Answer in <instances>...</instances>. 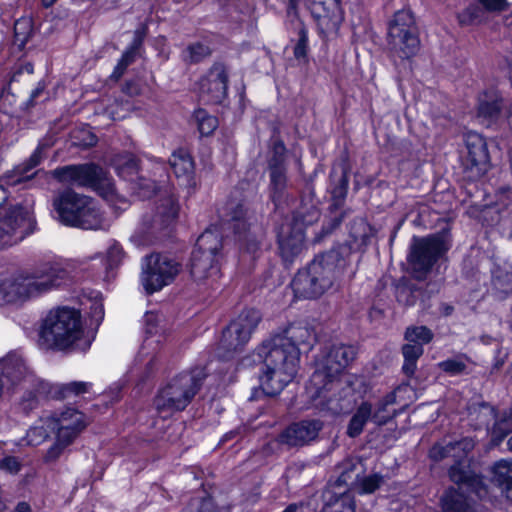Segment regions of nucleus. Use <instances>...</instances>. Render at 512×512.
Wrapping results in <instances>:
<instances>
[{"label": "nucleus", "instance_id": "obj_1", "mask_svg": "<svg viewBox=\"0 0 512 512\" xmlns=\"http://www.w3.org/2000/svg\"><path fill=\"white\" fill-rule=\"evenodd\" d=\"M314 331L305 325H290L281 334L262 342L254 352V362L260 365V382L265 393L276 395L297 372L300 347H310Z\"/></svg>", "mask_w": 512, "mask_h": 512}, {"label": "nucleus", "instance_id": "obj_2", "mask_svg": "<svg viewBox=\"0 0 512 512\" xmlns=\"http://www.w3.org/2000/svg\"><path fill=\"white\" fill-rule=\"evenodd\" d=\"M355 358V350L347 345H334L318 362L316 371L312 374L306 386V393L311 402L318 408L337 411L334 402L335 392L340 384L336 380L339 375Z\"/></svg>", "mask_w": 512, "mask_h": 512}, {"label": "nucleus", "instance_id": "obj_3", "mask_svg": "<svg viewBox=\"0 0 512 512\" xmlns=\"http://www.w3.org/2000/svg\"><path fill=\"white\" fill-rule=\"evenodd\" d=\"M81 314L69 307H60L49 312L41 328V339L49 348L65 350L75 347L86 350L90 340L83 339Z\"/></svg>", "mask_w": 512, "mask_h": 512}, {"label": "nucleus", "instance_id": "obj_4", "mask_svg": "<svg viewBox=\"0 0 512 512\" xmlns=\"http://www.w3.org/2000/svg\"><path fill=\"white\" fill-rule=\"evenodd\" d=\"M342 260L336 252L317 256L306 269L299 271L292 281L296 297L316 298L329 290L341 273Z\"/></svg>", "mask_w": 512, "mask_h": 512}, {"label": "nucleus", "instance_id": "obj_5", "mask_svg": "<svg viewBox=\"0 0 512 512\" xmlns=\"http://www.w3.org/2000/svg\"><path fill=\"white\" fill-rule=\"evenodd\" d=\"M58 220L67 226L86 230L104 229L108 224L89 197L67 189L53 200Z\"/></svg>", "mask_w": 512, "mask_h": 512}, {"label": "nucleus", "instance_id": "obj_6", "mask_svg": "<svg viewBox=\"0 0 512 512\" xmlns=\"http://www.w3.org/2000/svg\"><path fill=\"white\" fill-rule=\"evenodd\" d=\"M475 442L471 438H463L460 441L449 443L446 445L435 444L429 452L430 457L435 461H440L447 457H451L456 461L449 470V476L456 484H461V488L465 485L475 487L476 496L480 499L488 495L487 486L483 483L481 477L470 470H464L463 461L473 450Z\"/></svg>", "mask_w": 512, "mask_h": 512}, {"label": "nucleus", "instance_id": "obj_7", "mask_svg": "<svg viewBox=\"0 0 512 512\" xmlns=\"http://www.w3.org/2000/svg\"><path fill=\"white\" fill-rule=\"evenodd\" d=\"M201 370L185 372L170 380L154 399L155 409L163 417L184 410L201 386Z\"/></svg>", "mask_w": 512, "mask_h": 512}, {"label": "nucleus", "instance_id": "obj_8", "mask_svg": "<svg viewBox=\"0 0 512 512\" xmlns=\"http://www.w3.org/2000/svg\"><path fill=\"white\" fill-rule=\"evenodd\" d=\"M221 248L222 238L218 232L208 229L199 236L190 263V273L195 282L211 286L219 279Z\"/></svg>", "mask_w": 512, "mask_h": 512}, {"label": "nucleus", "instance_id": "obj_9", "mask_svg": "<svg viewBox=\"0 0 512 512\" xmlns=\"http://www.w3.org/2000/svg\"><path fill=\"white\" fill-rule=\"evenodd\" d=\"M87 423L85 415L74 408H67L49 417L46 424L54 434L55 441L48 449L45 460L56 461L84 431Z\"/></svg>", "mask_w": 512, "mask_h": 512}, {"label": "nucleus", "instance_id": "obj_10", "mask_svg": "<svg viewBox=\"0 0 512 512\" xmlns=\"http://www.w3.org/2000/svg\"><path fill=\"white\" fill-rule=\"evenodd\" d=\"M388 39L391 49L401 58H410L419 51L418 30L410 10H400L394 14L389 25Z\"/></svg>", "mask_w": 512, "mask_h": 512}, {"label": "nucleus", "instance_id": "obj_11", "mask_svg": "<svg viewBox=\"0 0 512 512\" xmlns=\"http://www.w3.org/2000/svg\"><path fill=\"white\" fill-rule=\"evenodd\" d=\"M31 211L20 205H0V247L12 245L32 230Z\"/></svg>", "mask_w": 512, "mask_h": 512}, {"label": "nucleus", "instance_id": "obj_12", "mask_svg": "<svg viewBox=\"0 0 512 512\" xmlns=\"http://www.w3.org/2000/svg\"><path fill=\"white\" fill-rule=\"evenodd\" d=\"M179 271L177 262L166 256L151 254L144 260L141 282L148 293H153L172 283Z\"/></svg>", "mask_w": 512, "mask_h": 512}, {"label": "nucleus", "instance_id": "obj_13", "mask_svg": "<svg viewBox=\"0 0 512 512\" xmlns=\"http://www.w3.org/2000/svg\"><path fill=\"white\" fill-rule=\"evenodd\" d=\"M261 320L259 311L246 309L223 331L220 346L228 353L237 352L248 343Z\"/></svg>", "mask_w": 512, "mask_h": 512}, {"label": "nucleus", "instance_id": "obj_14", "mask_svg": "<svg viewBox=\"0 0 512 512\" xmlns=\"http://www.w3.org/2000/svg\"><path fill=\"white\" fill-rule=\"evenodd\" d=\"M448 249L449 244L443 236L435 235L418 239L412 247L410 262L414 269L427 272Z\"/></svg>", "mask_w": 512, "mask_h": 512}, {"label": "nucleus", "instance_id": "obj_15", "mask_svg": "<svg viewBox=\"0 0 512 512\" xmlns=\"http://www.w3.org/2000/svg\"><path fill=\"white\" fill-rule=\"evenodd\" d=\"M465 144L467 155L464 160V169L468 179L477 180L489 168L487 145L484 138L473 131L466 133Z\"/></svg>", "mask_w": 512, "mask_h": 512}, {"label": "nucleus", "instance_id": "obj_16", "mask_svg": "<svg viewBox=\"0 0 512 512\" xmlns=\"http://www.w3.org/2000/svg\"><path fill=\"white\" fill-rule=\"evenodd\" d=\"M32 272H25L0 283V300L6 303L24 301L41 294Z\"/></svg>", "mask_w": 512, "mask_h": 512}, {"label": "nucleus", "instance_id": "obj_17", "mask_svg": "<svg viewBox=\"0 0 512 512\" xmlns=\"http://www.w3.org/2000/svg\"><path fill=\"white\" fill-rule=\"evenodd\" d=\"M322 428L323 423L320 420H303L288 426L278 440L289 447H302L315 440Z\"/></svg>", "mask_w": 512, "mask_h": 512}, {"label": "nucleus", "instance_id": "obj_18", "mask_svg": "<svg viewBox=\"0 0 512 512\" xmlns=\"http://www.w3.org/2000/svg\"><path fill=\"white\" fill-rule=\"evenodd\" d=\"M52 175L60 182L77 186H94L102 170L93 164L69 165L53 170Z\"/></svg>", "mask_w": 512, "mask_h": 512}, {"label": "nucleus", "instance_id": "obj_19", "mask_svg": "<svg viewBox=\"0 0 512 512\" xmlns=\"http://www.w3.org/2000/svg\"><path fill=\"white\" fill-rule=\"evenodd\" d=\"M200 91L212 101H221L228 88V76L224 65L215 64L199 82Z\"/></svg>", "mask_w": 512, "mask_h": 512}, {"label": "nucleus", "instance_id": "obj_20", "mask_svg": "<svg viewBox=\"0 0 512 512\" xmlns=\"http://www.w3.org/2000/svg\"><path fill=\"white\" fill-rule=\"evenodd\" d=\"M278 243L282 257L286 261L292 260L303 248L304 231L302 226L298 222L293 225L290 223L283 225L278 233Z\"/></svg>", "mask_w": 512, "mask_h": 512}, {"label": "nucleus", "instance_id": "obj_21", "mask_svg": "<svg viewBox=\"0 0 512 512\" xmlns=\"http://www.w3.org/2000/svg\"><path fill=\"white\" fill-rule=\"evenodd\" d=\"M312 13L317 21L319 33L323 37L328 38L337 34L342 22V15L337 7L329 11L324 7L322 0H314Z\"/></svg>", "mask_w": 512, "mask_h": 512}, {"label": "nucleus", "instance_id": "obj_22", "mask_svg": "<svg viewBox=\"0 0 512 512\" xmlns=\"http://www.w3.org/2000/svg\"><path fill=\"white\" fill-rule=\"evenodd\" d=\"M70 271L62 263H44L32 271L33 277L39 286L41 293L48 291L54 286L60 285L69 277Z\"/></svg>", "mask_w": 512, "mask_h": 512}, {"label": "nucleus", "instance_id": "obj_23", "mask_svg": "<svg viewBox=\"0 0 512 512\" xmlns=\"http://www.w3.org/2000/svg\"><path fill=\"white\" fill-rule=\"evenodd\" d=\"M459 485V491L455 489H449L441 498V508L443 512H476L473 507L472 499L464 496V492H475V487H468L467 485L461 488Z\"/></svg>", "mask_w": 512, "mask_h": 512}, {"label": "nucleus", "instance_id": "obj_24", "mask_svg": "<svg viewBox=\"0 0 512 512\" xmlns=\"http://www.w3.org/2000/svg\"><path fill=\"white\" fill-rule=\"evenodd\" d=\"M42 159V149L37 148L28 160L6 173V183L8 185H17L30 181L34 176L44 173L42 170L32 172V170L41 163Z\"/></svg>", "mask_w": 512, "mask_h": 512}, {"label": "nucleus", "instance_id": "obj_25", "mask_svg": "<svg viewBox=\"0 0 512 512\" xmlns=\"http://www.w3.org/2000/svg\"><path fill=\"white\" fill-rule=\"evenodd\" d=\"M322 512H355V501L347 490L327 488L323 494Z\"/></svg>", "mask_w": 512, "mask_h": 512}, {"label": "nucleus", "instance_id": "obj_26", "mask_svg": "<svg viewBox=\"0 0 512 512\" xmlns=\"http://www.w3.org/2000/svg\"><path fill=\"white\" fill-rule=\"evenodd\" d=\"M222 221L229 225L235 233L241 234L247 230V221L243 205L235 200L227 201L219 210Z\"/></svg>", "mask_w": 512, "mask_h": 512}, {"label": "nucleus", "instance_id": "obj_27", "mask_svg": "<svg viewBox=\"0 0 512 512\" xmlns=\"http://www.w3.org/2000/svg\"><path fill=\"white\" fill-rule=\"evenodd\" d=\"M146 36V28L140 27L135 30L134 38L132 43L128 46V48L122 54V57L118 61L117 65L114 68L112 73V77L118 80L125 72L126 68L135 61L138 50L143 44L144 38Z\"/></svg>", "mask_w": 512, "mask_h": 512}, {"label": "nucleus", "instance_id": "obj_28", "mask_svg": "<svg viewBox=\"0 0 512 512\" xmlns=\"http://www.w3.org/2000/svg\"><path fill=\"white\" fill-rule=\"evenodd\" d=\"M491 481L501 488L507 499L512 500V462L500 460L491 468Z\"/></svg>", "mask_w": 512, "mask_h": 512}, {"label": "nucleus", "instance_id": "obj_29", "mask_svg": "<svg viewBox=\"0 0 512 512\" xmlns=\"http://www.w3.org/2000/svg\"><path fill=\"white\" fill-rule=\"evenodd\" d=\"M179 212L177 200L169 195L160 200L156 208V215L153 220V229H161L174 221Z\"/></svg>", "mask_w": 512, "mask_h": 512}, {"label": "nucleus", "instance_id": "obj_30", "mask_svg": "<svg viewBox=\"0 0 512 512\" xmlns=\"http://www.w3.org/2000/svg\"><path fill=\"white\" fill-rule=\"evenodd\" d=\"M90 383L88 382H71L68 384H49L46 383L43 389L51 397L56 399H65L70 396H78L88 392Z\"/></svg>", "mask_w": 512, "mask_h": 512}, {"label": "nucleus", "instance_id": "obj_31", "mask_svg": "<svg viewBox=\"0 0 512 512\" xmlns=\"http://www.w3.org/2000/svg\"><path fill=\"white\" fill-rule=\"evenodd\" d=\"M370 419L372 420V405L362 402L350 419L347 427L348 436L351 438L359 436Z\"/></svg>", "mask_w": 512, "mask_h": 512}, {"label": "nucleus", "instance_id": "obj_32", "mask_svg": "<svg viewBox=\"0 0 512 512\" xmlns=\"http://www.w3.org/2000/svg\"><path fill=\"white\" fill-rule=\"evenodd\" d=\"M270 186L273 192L280 194L286 187V169L283 164V156L279 155L270 160Z\"/></svg>", "mask_w": 512, "mask_h": 512}, {"label": "nucleus", "instance_id": "obj_33", "mask_svg": "<svg viewBox=\"0 0 512 512\" xmlns=\"http://www.w3.org/2000/svg\"><path fill=\"white\" fill-rule=\"evenodd\" d=\"M170 166L177 177L190 176L194 170L191 156L184 150H178L170 157Z\"/></svg>", "mask_w": 512, "mask_h": 512}, {"label": "nucleus", "instance_id": "obj_34", "mask_svg": "<svg viewBox=\"0 0 512 512\" xmlns=\"http://www.w3.org/2000/svg\"><path fill=\"white\" fill-rule=\"evenodd\" d=\"M340 475L337 480L328 488H335L336 490H347L354 484V480L359 475L356 470V465L351 460L344 461L340 466Z\"/></svg>", "mask_w": 512, "mask_h": 512}, {"label": "nucleus", "instance_id": "obj_35", "mask_svg": "<svg viewBox=\"0 0 512 512\" xmlns=\"http://www.w3.org/2000/svg\"><path fill=\"white\" fill-rule=\"evenodd\" d=\"M510 431H512V413L505 411L493 427L492 440L495 444H499ZM507 446L512 451V436L508 439Z\"/></svg>", "mask_w": 512, "mask_h": 512}, {"label": "nucleus", "instance_id": "obj_36", "mask_svg": "<svg viewBox=\"0 0 512 512\" xmlns=\"http://www.w3.org/2000/svg\"><path fill=\"white\" fill-rule=\"evenodd\" d=\"M0 372L3 377L15 382L22 378L25 373V366L19 357L10 356L0 362Z\"/></svg>", "mask_w": 512, "mask_h": 512}, {"label": "nucleus", "instance_id": "obj_37", "mask_svg": "<svg viewBox=\"0 0 512 512\" xmlns=\"http://www.w3.org/2000/svg\"><path fill=\"white\" fill-rule=\"evenodd\" d=\"M424 349L420 344L407 343L402 347L404 356L403 371L406 375L411 376L414 374L417 367V360L423 354Z\"/></svg>", "mask_w": 512, "mask_h": 512}, {"label": "nucleus", "instance_id": "obj_38", "mask_svg": "<svg viewBox=\"0 0 512 512\" xmlns=\"http://www.w3.org/2000/svg\"><path fill=\"white\" fill-rule=\"evenodd\" d=\"M401 388L399 387L394 392L386 395L377 405L375 410H372V421L377 425L386 424L391 418L392 415L388 412L387 407L393 405L396 402V393L399 392Z\"/></svg>", "mask_w": 512, "mask_h": 512}, {"label": "nucleus", "instance_id": "obj_39", "mask_svg": "<svg viewBox=\"0 0 512 512\" xmlns=\"http://www.w3.org/2000/svg\"><path fill=\"white\" fill-rule=\"evenodd\" d=\"M500 108L497 97H492L489 100L481 99L478 106V118L482 119L485 125H489L499 115Z\"/></svg>", "mask_w": 512, "mask_h": 512}, {"label": "nucleus", "instance_id": "obj_40", "mask_svg": "<svg viewBox=\"0 0 512 512\" xmlns=\"http://www.w3.org/2000/svg\"><path fill=\"white\" fill-rule=\"evenodd\" d=\"M405 339L409 343L420 344L423 347L433 339V333L426 326H411L405 331Z\"/></svg>", "mask_w": 512, "mask_h": 512}, {"label": "nucleus", "instance_id": "obj_41", "mask_svg": "<svg viewBox=\"0 0 512 512\" xmlns=\"http://www.w3.org/2000/svg\"><path fill=\"white\" fill-rule=\"evenodd\" d=\"M468 359L464 356L451 358L438 363V367L451 376L461 375L466 372Z\"/></svg>", "mask_w": 512, "mask_h": 512}, {"label": "nucleus", "instance_id": "obj_42", "mask_svg": "<svg viewBox=\"0 0 512 512\" xmlns=\"http://www.w3.org/2000/svg\"><path fill=\"white\" fill-rule=\"evenodd\" d=\"M116 171L123 178L132 179L138 173V164L131 155L122 156L116 161Z\"/></svg>", "mask_w": 512, "mask_h": 512}, {"label": "nucleus", "instance_id": "obj_43", "mask_svg": "<svg viewBox=\"0 0 512 512\" xmlns=\"http://www.w3.org/2000/svg\"><path fill=\"white\" fill-rule=\"evenodd\" d=\"M187 54L191 62H199L209 56L211 50L207 45L198 42L188 46Z\"/></svg>", "mask_w": 512, "mask_h": 512}, {"label": "nucleus", "instance_id": "obj_44", "mask_svg": "<svg viewBox=\"0 0 512 512\" xmlns=\"http://www.w3.org/2000/svg\"><path fill=\"white\" fill-rule=\"evenodd\" d=\"M218 121L214 116L198 114V127L202 135L211 134L217 127Z\"/></svg>", "mask_w": 512, "mask_h": 512}, {"label": "nucleus", "instance_id": "obj_45", "mask_svg": "<svg viewBox=\"0 0 512 512\" xmlns=\"http://www.w3.org/2000/svg\"><path fill=\"white\" fill-rule=\"evenodd\" d=\"M382 477L379 475H372L365 477L360 482L361 493H373L381 484Z\"/></svg>", "mask_w": 512, "mask_h": 512}, {"label": "nucleus", "instance_id": "obj_46", "mask_svg": "<svg viewBox=\"0 0 512 512\" xmlns=\"http://www.w3.org/2000/svg\"><path fill=\"white\" fill-rule=\"evenodd\" d=\"M21 467V462L14 456H6L0 461V470L10 474H17Z\"/></svg>", "mask_w": 512, "mask_h": 512}, {"label": "nucleus", "instance_id": "obj_47", "mask_svg": "<svg viewBox=\"0 0 512 512\" xmlns=\"http://www.w3.org/2000/svg\"><path fill=\"white\" fill-rule=\"evenodd\" d=\"M16 41L24 44L30 32V22L28 20H19L14 26Z\"/></svg>", "mask_w": 512, "mask_h": 512}, {"label": "nucleus", "instance_id": "obj_48", "mask_svg": "<svg viewBox=\"0 0 512 512\" xmlns=\"http://www.w3.org/2000/svg\"><path fill=\"white\" fill-rule=\"evenodd\" d=\"M478 17V8L475 6H469L458 15V19L461 25H471Z\"/></svg>", "mask_w": 512, "mask_h": 512}, {"label": "nucleus", "instance_id": "obj_49", "mask_svg": "<svg viewBox=\"0 0 512 512\" xmlns=\"http://www.w3.org/2000/svg\"><path fill=\"white\" fill-rule=\"evenodd\" d=\"M156 190V185L153 181L147 179H140L138 183V195L142 198H148Z\"/></svg>", "mask_w": 512, "mask_h": 512}, {"label": "nucleus", "instance_id": "obj_50", "mask_svg": "<svg viewBox=\"0 0 512 512\" xmlns=\"http://www.w3.org/2000/svg\"><path fill=\"white\" fill-rule=\"evenodd\" d=\"M307 34L305 31H301L298 43L296 44L294 48V55L296 58H301L306 55L307 50Z\"/></svg>", "mask_w": 512, "mask_h": 512}, {"label": "nucleus", "instance_id": "obj_51", "mask_svg": "<svg viewBox=\"0 0 512 512\" xmlns=\"http://www.w3.org/2000/svg\"><path fill=\"white\" fill-rule=\"evenodd\" d=\"M146 332L147 334L154 335L158 332L157 326L159 317L154 313H147L145 316Z\"/></svg>", "mask_w": 512, "mask_h": 512}, {"label": "nucleus", "instance_id": "obj_52", "mask_svg": "<svg viewBox=\"0 0 512 512\" xmlns=\"http://www.w3.org/2000/svg\"><path fill=\"white\" fill-rule=\"evenodd\" d=\"M124 257L123 249L119 245H113L108 250V259L111 264L117 265Z\"/></svg>", "mask_w": 512, "mask_h": 512}, {"label": "nucleus", "instance_id": "obj_53", "mask_svg": "<svg viewBox=\"0 0 512 512\" xmlns=\"http://www.w3.org/2000/svg\"><path fill=\"white\" fill-rule=\"evenodd\" d=\"M490 10H502L505 6V0H480Z\"/></svg>", "mask_w": 512, "mask_h": 512}, {"label": "nucleus", "instance_id": "obj_54", "mask_svg": "<svg viewBox=\"0 0 512 512\" xmlns=\"http://www.w3.org/2000/svg\"><path fill=\"white\" fill-rule=\"evenodd\" d=\"M132 240L138 245H148L152 242L151 239L148 236L142 234V231L140 230L134 233Z\"/></svg>", "mask_w": 512, "mask_h": 512}, {"label": "nucleus", "instance_id": "obj_55", "mask_svg": "<svg viewBox=\"0 0 512 512\" xmlns=\"http://www.w3.org/2000/svg\"><path fill=\"white\" fill-rule=\"evenodd\" d=\"M479 415L481 416L482 419L491 418L494 415V410L490 406L482 404L479 407Z\"/></svg>", "mask_w": 512, "mask_h": 512}, {"label": "nucleus", "instance_id": "obj_56", "mask_svg": "<svg viewBox=\"0 0 512 512\" xmlns=\"http://www.w3.org/2000/svg\"><path fill=\"white\" fill-rule=\"evenodd\" d=\"M93 317L96 322H100L104 317V309L101 303H95L93 307Z\"/></svg>", "mask_w": 512, "mask_h": 512}, {"label": "nucleus", "instance_id": "obj_57", "mask_svg": "<svg viewBox=\"0 0 512 512\" xmlns=\"http://www.w3.org/2000/svg\"><path fill=\"white\" fill-rule=\"evenodd\" d=\"M244 240L247 241V244H246L247 251L254 253L258 248V242L254 238L250 237V235L245 236Z\"/></svg>", "mask_w": 512, "mask_h": 512}, {"label": "nucleus", "instance_id": "obj_58", "mask_svg": "<svg viewBox=\"0 0 512 512\" xmlns=\"http://www.w3.org/2000/svg\"><path fill=\"white\" fill-rule=\"evenodd\" d=\"M206 506H207V503L202 502L201 503V509L198 512H207L206 511ZM198 507H199V502L196 501L188 509H186L184 512H194L195 509H197Z\"/></svg>", "mask_w": 512, "mask_h": 512}, {"label": "nucleus", "instance_id": "obj_59", "mask_svg": "<svg viewBox=\"0 0 512 512\" xmlns=\"http://www.w3.org/2000/svg\"><path fill=\"white\" fill-rule=\"evenodd\" d=\"M206 506H207V503L202 502L201 503V509L198 512H207L206 511ZM198 507H199V502L196 501L188 509H186L184 512H194L195 509H197Z\"/></svg>", "mask_w": 512, "mask_h": 512}, {"label": "nucleus", "instance_id": "obj_60", "mask_svg": "<svg viewBox=\"0 0 512 512\" xmlns=\"http://www.w3.org/2000/svg\"><path fill=\"white\" fill-rule=\"evenodd\" d=\"M15 512H31V508L28 504L22 502L17 505Z\"/></svg>", "mask_w": 512, "mask_h": 512}, {"label": "nucleus", "instance_id": "obj_61", "mask_svg": "<svg viewBox=\"0 0 512 512\" xmlns=\"http://www.w3.org/2000/svg\"><path fill=\"white\" fill-rule=\"evenodd\" d=\"M88 140H86L82 145L84 146H92L96 143V137L92 134L88 135Z\"/></svg>", "mask_w": 512, "mask_h": 512}, {"label": "nucleus", "instance_id": "obj_62", "mask_svg": "<svg viewBox=\"0 0 512 512\" xmlns=\"http://www.w3.org/2000/svg\"><path fill=\"white\" fill-rule=\"evenodd\" d=\"M508 124L510 129L512 130V102L509 108L508 116H507Z\"/></svg>", "mask_w": 512, "mask_h": 512}, {"label": "nucleus", "instance_id": "obj_63", "mask_svg": "<svg viewBox=\"0 0 512 512\" xmlns=\"http://www.w3.org/2000/svg\"><path fill=\"white\" fill-rule=\"evenodd\" d=\"M297 510V506L292 504V505H289L283 512H296Z\"/></svg>", "mask_w": 512, "mask_h": 512}, {"label": "nucleus", "instance_id": "obj_64", "mask_svg": "<svg viewBox=\"0 0 512 512\" xmlns=\"http://www.w3.org/2000/svg\"><path fill=\"white\" fill-rule=\"evenodd\" d=\"M56 0H42L45 7H49L55 3Z\"/></svg>", "mask_w": 512, "mask_h": 512}]
</instances>
